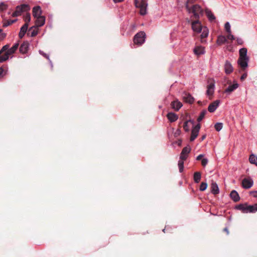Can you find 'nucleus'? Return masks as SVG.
Instances as JSON below:
<instances>
[{
  "mask_svg": "<svg viewBox=\"0 0 257 257\" xmlns=\"http://www.w3.org/2000/svg\"><path fill=\"white\" fill-rule=\"evenodd\" d=\"M205 13L210 21H212L215 20V16L210 10L206 9L205 10Z\"/></svg>",
  "mask_w": 257,
  "mask_h": 257,
  "instance_id": "nucleus-30",
  "label": "nucleus"
},
{
  "mask_svg": "<svg viewBox=\"0 0 257 257\" xmlns=\"http://www.w3.org/2000/svg\"><path fill=\"white\" fill-rule=\"evenodd\" d=\"M188 157V155L186 154H183L181 153L180 156V160H183V161H185Z\"/></svg>",
  "mask_w": 257,
  "mask_h": 257,
  "instance_id": "nucleus-43",
  "label": "nucleus"
},
{
  "mask_svg": "<svg viewBox=\"0 0 257 257\" xmlns=\"http://www.w3.org/2000/svg\"><path fill=\"white\" fill-rule=\"evenodd\" d=\"M8 8V6L5 3H1L0 4V11H4L6 10Z\"/></svg>",
  "mask_w": 257,
  "mask_h": 257,
  "instance_id": "nucleus-41",
  "label": "nucleus"
},
{
  "mask_svg": "<svg viewBox=\"0 0 257 257\" xmlns=\"http://www.w3.org/2000/svg\"><path fill=\"white\" fill-rule=\"evenodd\" d=\"M19 46V44L17 43L15 44L12 48H9V50L8 51H7L3 55V56L0 57V63L4 62L8 60L9 59V56L10 55L13 54L16 52V51L18 48Z\"/></svg>",
  "mask_w": 257,
  "mask_h": 257,
  "instance_id": "nucleus-3",
  "label": "nucleus"
},
{
  "mask_svg": "<svg viewBox=\"0 0 257 257\" xmlns=\"http://www.w3.org/2000/svg\"><path fill=\"white\" fill-rule=\"evenodd\" d=\"M233 67L231 63L228 61H226L224 64L225 72L227 74L231 73L233 71Z\"/></svg>",
  "mask_w": 257,
  "mask_h": 257,
  "instance_id": "nucleus-14",
  "label": "nucleus"
},
{
  "mask_svg": "<svg viewBox=\"0 0 257 257\" xmlns=\"http://www.w3.org/2000/svg\"><path fill=\"white\" fill-rule=\"evenodd\" d=\"M253 181L250 178H244L242 181V186L245 189H249L253 185Z\"/></svg>",
  "mask_w": 257,
  "mask_h": 257,
  "instance_id": "nucleus-9",
  "label": "nucleus"
},
{
  "mask_svg": "<svg viewBox=\"0 0 257 257\" xmlns=\"http://www.w3.org/2000/svg\"><path fill=\"white\" fill-rule=\"evenodd\" d=\"M201 174L199 172H196L194 174V180L195 183H199L201 179Z\"/></svg>",
  "mask_w": 257,
  "mask_h": 257,
  "instance_id": "nucleus-28",
  "label": "nucleus"
},
{
  "mask_svg": "<svg viewBox=\"0 0 257 257\" xmlns=\"http://www.w3.org/2000/svg\"><path fill=\"white\" fill-rule=\"evenodd\" d=\"M230 196L231 199L235 202L238 201L240 199L238 193L235 190H232L231 192Z\"/></svg>",
  "mask_w": 257,
  "mask_h": 257,
  "instance_id": "nucleus-22",
  "label": "nucleus"
},
{
  "mask_svg": "<svg viewBox=\"0 0 257 257\" xmlns=\"http://www.w3.org/2000/svg\"><path fill=\"white\" fill-rule=\"evenodd\" d=\"M171 107L174 110L178 111L182 106V104L178 100H174L171 102Z\"/></svg>",
  "mask_w": 257,
  "mask_h": 257,
  "instance_id": "nucleus-18",
  "label": "nucleus"
},
{
  "mask_svg": "<svg viewBox=\"0 0 257 257\" xmlns=\"http://www.w3.org/2000/svg\"><path fill=\"white\" fill-rule=\"evenodd\" d=\"M9 45H6L4 46H3L0 51V57L3 56V55H2V54L4 52H5L6 53L7 51H8L9 50Z\"/></svg>",
  "mask_w": 257,
  "mask_h": 257,
  "instance_id": "nucleus-34",
  "label": "nucleus"
},
{
  "mask_svg": "<svg viewBox=\"0 0 257 257\" xmlns=\"http://www.w3.org/2000/svg\"><path fill=\"white\" fill-rule=\"evenodd\" d=\"M208 83L209 84L207 86L206 94L208 96H211L214 93V82L213 80H210L208 81Z\"/></svg>",
  "mask_w": 257,
  "mask_h": 257,
  "instance_id": "nucleus-10",
  "label": "nucleus"
},
{
  "mask_svg": "<svg viewBox=\"0 0 257 257\" xmlns=\"http://www.w3.org/2000/svg\"><path fill=\"white\" fill-rule=\"evenodd\" d=\"M247 76V75L246 74H243L241 76V78H240V79L241 80H244Z\"/></svg>",
  "mask_w": 257,
  "mask_h": 257,
  "instance_id": "nucleus-54",
  "label": "nucleus"
},
{
  "mask_svg": "<svg viewBox=\"0 0 257 257\" xmlns=\"http://www.w3.org/2000/svg\"><path fill=\"white\" fill-rule=\"evenodd\" d=\"M225 29L228 33H231L230 26L228 22H226L225 24Z\"/></svg>",
  "mask_w": 257,
  "mask_h": 257,
  "instance_id": "nucleus-42",
  "label": "nucleus"
},
{
  "mask_svg": "<svg viewBox=\"0 0 257 257\" xmlns=\"http://www.w3.org/2000/svg\"><path fill=\"white\" fill-rule=\"evenodd\" d=\"M239 58H248L247 55V49L245 48H241L239 51Z\"/></svg>",
  "mask_w": 257,
  "mask_h": 257,
  "instance_id": "nucleus-27",
  "label": "nucleus"
},
{
  "mask_svg": "<svg viewBox=\"0 0 257 257\" xmlns=\"http://www.w3.org/2000/svg\"><path fill=\"white\" fill-rule=\"evenodd\" d=\"M236 41L238 45H242L243 43V41L241 38H236Z\"/></svg>",
  "mask_w": 257,
  "mask_h": 257,
  "instance_id": "nucleus-46",
  "label": "nucleus"
},
{
  "mask_svg": "<svg viewBox=\"0 0 257 257\" xmlns=\"http://www.w3.org/2000/svg\"><path fill=\"white\" fill-rule=\"evenodd\" d=\"M42 10L40 6L34 7L33 9V16L34 18L41 16Z\"/></svg>",
  "mask_w": 257,
  "mask_h": 257,
  "instance_id": "nucleus-17",
  "label": "nucleus"
},
{
  "mask_svg": "<svg viewBox=\"0 0 257 257\" xmlns=\"http://www.w3.org/2000/svg\"><path fill=\"white\" fill-rule=\"evenodd\" d=\"M146 34L144 32L141 31L135 35L134 38V42L139 46L142 45L145 41Z\"/></svg>",
  "mask_w": 257,
  "mask_h": 257,
  "instance_id": "nucleus-4",
  "label": "nucleus"
},
{
  "mask_svg": "<svg viewBox=\"0 0 257 257\" xmlns=\"http://www.w3.org/2000/svg\"><path fill=\"white\" fill-rule=\"evenodd\" d=\"M167 117L171 122L176 121L178 118V115L173 112L168 113Z\"/></svg>",
  "mask_w": 257,
  "mask_h": 257,
  "instance_id": "nucleus-21",
  "label": "nucleus"
},
{
  "mask_svg": "<svg viewBox=\"0 0 257 257\" xmlns=\"http://www.w3.org/2000/svg\"><path fill=\"white\" fill-rule=\"evenodd\" d=\"M191 0H187L185 4V7L187 11L189 13H193V17L195 19H199L200 15H202L203 10L201 7L198 5H194L192 7H190L189 6V2Z\"/></svg>",
  "mask_w": 257,
  "mask_h": 257,
  "instance_id": "nucleus-1",
  "label": "nucleus"
},
{
  "mask_svg": "<svg viewBox=\"0 0 257 257\" xmlns=\"http://www.w3.org/2000/svg\"><path fill=\"white\" fill-rule=\"evenodd\" d=\"M183 99L185 101L189 103H192L194 101V98L189 93H185L183 96Z\"/></svg>",
  "mask_w": 257,
  "mask_h": 257,
  "instance_id": "nucleus-23",
  "label": "nucleus"
},
{
  "mask_svg": "<svg viewBox=\"0 0 257 257\" xmlns=\"http://www.w3.org/2000/svg\"><path fill=\"white\" fill-rule=\"evenodd\" d=\"M36 20L35 21V26L37 27H41L43 26L45 22V18L44 16H40L36 17Z\"/></svg>",
  "mask_w": 257,
  "mask_h": 257,
  "instance_id": "nucleus-13",
  "label": "nucleus"
},
{
  "mask_svg": "<svg viewBox=\"0 0 257 257\" xmlns=\"http://www.w3.org/2000/svg\"><path fill=\"white\" fill-rule=\"evenodd\" d=\"M227 42V38L223 35H220L217 37L216 43L218 45H221Z\"/></svg>",
  "mask_w": 257,
  "mask_h": 257,
  "instance_id": "nucleus-26",
  "label": "nucleus"
},
{
  "mask_svg": "<svg viewBox=\"0 0 257 257\" xmlns=\"http://www.w3.org/2000/svg\"><path fill=\"white\" fill-rule=\"evenodd\" d=\"M246 213L249 212L253 213L257 211V203L254 204L253 205H246Z\"/></svg>",
  "mask_w": 257,
  "mask_h": 257,
  "instance_id": "nucleus-25",
  "label": "nucleus"
},
{
  "mask_svg": "<svg viewBox=\"0 0 257 257\" xmlns=\"http://www.w3.org/2000/svg\"><path fill=\"white\" fill-rule=\"evenodd\" d=\"M194 53L198 56L203 54L205 53L204 48L202 46H196L194 49Z\"/></svg>",
  "mask_w": 257,
  "mask_h": 257,
  "instance_id": "nucleus-19",
  "label": "nucleus"
},
{
  "mask_svg": "<svg viewBox=\"0 0 257 257\" xmlns=\"http://www.w3.org/2000/svg\"><path fill=\"white\" fill-rule=\"evenodd\" d=\"M223 231L225 232L227 235H228L229 233V231L227 227H225L223 229Z\"/></svg>",
  "mask_w": 257,
  "mask_h": 257,
  "instance_id": "nucleus-53",
  "label": "nucleus"
},
{
  "mask_svg": "<svg viewBox=\"0 0 257 257\" xmlns=\"http://www.w3.org/2000/svg\"><path fill=\"white\" fill-rule=\"evenodd\" d=\"M2 30L0 29V41L4 39V38L6 37V34L2 33Z\"/></svg>",
  "mask_w": 257,
  "mask_h": 257,
  "instance_id": "nucleus-47",
  "label": "nucleus"
},
{
  "mask_svg": "<svg viewBox=\"0 0 257 257\" xmlns=\"http://www.w3.org/2000/svg\"><path fill=\"white\" fill-rule=\"evenodd\" d=\"M206 138V135H203L201 138V140L203 141Z\"/></svg>",
  "mask_w": 257,
  "mask_h": 257,
  "instance_id": "nucleus-57",
  "label": "nucleus"
},
{
  "mask_svg": "<svg viewBox=\"0 0 257 257\" xmlns=\"http://www.w3.org/2000/svg\"><path fill=\"white\" fill-rule=\"evenodd\" d=\"M191 151V148L190 146H188L183 149L182 150L181 153L183 154H186L188 155Z\"/></svg>",
  "mask_w": 257,
  "mask_h": 257,
  "instance_id": "nucleus-32",
  "label": "nucleus"
},
{
  "mask_svg": "<svg viewBox=\"0 0 257 257\" xmlns=\"http://www.w3.org/2000/svg\"><path fill=\"white\" fill-rule=\"evenodd\" d=\"M226 38L231 40H235L234 37L232 35H231V33H228Z\"/></svg>",
  "mask_w": 257,
  "mask_h": 257,
  "instance_id": "nucleus-48",
  "label": "nucleus"
},
{
  "mask_svg": "<svg viewBox=\"0 0 257 257\" xmlns=\"http://www.w3.org/2000/svg\"><path fill=\"white\" fill-rule=\"evenodd\" d=\"M136 7L140 9V14L145 15L146 14L148 6L147 0H135Z\"/></svg>",
  "mask_w": 257,
  "mask_h": 257,
  "instance_id": "nucleus-2",
  "label": "nucleus"
},
{
  "mask_svg": "<svg viewBox=\"0 0 257 257\" xmlns=\"http://www.w3.org/2000/svg\"><path fill=\"white\" fill-rule=\"evenodd\" d=\"M211 191L213 194H218L219 193V188L217 184L212 182L211 184Z\"/></svg>",
  "mask_w": 257,
  "mask_h": 257,
  "instance_id": "nucleus-20",
  "label": "nucleus"
},
{
  "mask_svg": "<svg viewBox=\"0 0 257 257\" xmlns=\"http://www.w3.org/2000/svg\"><path fill=\"white\" fill-rule=\"evenodd\" d=\"M207 184L205 182H202L200 184L199 189L201 191H203L206 189Z\"/></svg>",
  "mask_w": 257,
  "mask_h": 257,
  "instance_id": "nucleus-40",
  "label": "nucleus"
},
{
  "mask_svg": "<svg viewBox=\"0 0 257 257\" xmlns=\"http://www.w3.org/2000/svg\"><path fill=\"white\" fill-rule=\"evenodd\" d=\"M207 111L206 110H203L200 114V115L199 116V117H198L197 118V121H200L202 120V119L204 117Z\"/></svg>",
  "mask_w": 257,
  "mask_h": 257,
  "instance_id": "nucleus-37",
  "label": "nucleus"
},
{
  "mask_svg": "<svg viewBox=\"0 0 257 257\" xmlns=\"http://www.w3.org/2000/svg\"><path fill=\"white\" fill-rule=\"evenodd\" d=\"M24 20L25 22V24H28L31 20V16L30 13H26V15L24 16Z\"/></svg>",
  "mask_w": 257,
  "mask_h": 257,
  "instance_id": "nucleus-33",
  "label": "nucleus"
},
{
  "mask_svg": "<svg viewBox=\"0 0 257 257\" xmlns=\"http://www.w3.org/2000/svg\"><path fill=\"white\" fill-rule=\"evenodd\" d=\"M38 27H37L35 26L31 27L28 30L27 35H30L31 37L36 36L38 34Z\"/></svg>",
  "mask_w": 257,
  "mask_h": 257,
  "instance_id": "nucleus-15",
  "label": "nucleus"
},
{
  "mask_svg": "<svg viewBox=\"0 0 257 257\" xmlns=\"http://www.w3.org/2000/svg\"><path fill=\"white\" fill-rule=\"evenodd\" d=\"M208 160L207 159H203L201 160V164L203 167H205L208 163Z\"/></svg>",
  "mask_w": 257,
  "mask_h": 257,
  "instance_id": "nucleus-45",
  "label": "nucleus"
},
{
  "mask_svg": "<svg viewBox=\"0 0 257 257\" xmlns=\"http://www.w3.org/2000/svg\"><path fill=\"white\" fill-rule=\"evenodd\" d=\"M188 121H186L184 122L183 124V128L186 132H188L189 131V126L188 125Z\"/></svg>",
  "mask_w": 257,
  "mask_h": 257,
  "instance_id": "nucleus-44",
  "label": "nucleus"
},
{
  "mask_svg": "<svg viewBox=\"0 0 257 257\" xmlns=\"http://www.w3.org/2000/svg\"><path fill=\"white\" fill-rule=\"evenodd\" d=\"M228 84H229V86L225 90L224 92L228 94L231 93L234 90L237 89L238 87V84L237 82H234L233 84H231V81H228Z\"/></svg>",
  "mask_w": 257,
  "mask_h": 257,
  "instance_id": "nucleus-8",
  "label": "nucleus"
},
{
  "mask_svg": "<svg viewBox=\"0 0 257 257\" xmlns=\"http://www.w3.org/2000/svg\"><path fill=\"white\" fill-rule=\"evenodd\" d=\"M29 44L28 42H23L20 46L19 51L22 54H25L27 52L29 48Z\"/></svg>",
  "mask_w": 257,
  "mask_h": 257,
  "instance_id": "nucleus-16",
  "label": "nucleus"
},
{
  "mask_svg": "<svg viewBox=\"0 0 257 257\" xmlns=\"http://www.w3.org/2000/svg\"><path fill=\"white\" fill-rule=\"evenodd\" d=\"M204 155H202V154H200L199 155V156H198L196 158V160H198V161H199V160H202V158L203 157Z\"/></svg>",
  "mask_w": 257,
  "mask_h": 257,
  "instance_id": "nucleus-51",
  "label": "nucleus"
},
{
  "mask_svg": "<svg viewBox=\"0 0 257 257\" xmlns=\"http://www.w3.org/2000/svg\"><path fill=\"white\" fill-rule=\"evenodd\" d=\"M25 35V34H24L23 33L20 32L19 34V37L20 39H22Z\"/></svg>",
  "mask_w": 257,
  "mask_h": 257,
  "instance_id": "nucleus-52",
  "label": "nucleus"
},
{
  "mask_svg": "<svg viewBox=\"0 0 257 257\" xmlns=\"http://www.w3.org/2000/svg\"><path fill=\"white\" fill-rule=\"evenodd\" d=\"M196 20L193 21L191 23L192 29L194 32L199 33L201 32L202 29V26L199 21V19H195Z\"/></svg>",
  "mask_w": 257,
  "mask_h": 257,
  "instance_id": "nucleus-6",
  "label": "nucleus"
},
{
  "mask_svg": "<svg viewBox=\"0 0 257 257\" xmlns=\"http://www.w3.org/2000/svg\"><path fill=\"white\" fill-rule=\"evenodd\" d=\"M247 204H239L236 206V208L242 210L243 213H246Z\"/></svg>",
  "mask_w": 257,
  "mask_h": 257,
  "instance_id": "nucleus-31",
  "label": "nucleus"
},
{
  "mask_svg": "<svg viewBox=\"0 0 257 257\" xmlns=\"http://www.w3.org/2000/svg\"><path fill=\"white\" fill-rule=\"evenodd\" d=\"M194 3V0H191L189 2V4H192V3Z\"/></svg>",
  "mask_w": 257,
  "mask_h": 257,
  "instance_id": "nucleus-59",
  "label": "nucleus"
},
{
  "mask_svg": "<svg viewBox=\"0 0 257 257\" xmlns=\"http://www.w3.org/2000/svg\"><path fill=\"white\" fill-rule=\"evenodd\" d=\"M249 162L251 164H254L257 166V156L253 154L250 155L249 158Z\"/></svg>",
  "mask_w": 257,
  "mask_h": 257,
  "instance_id": "nucleus-29",
  "label": "nucleus"
},
{
  "mask_svg": "<svg viewBox=\"0 0 257 257\" xmlns=\"http://www.w3.org/2000/svg\"><path fill=\"white\" fill-rule=\"evenodd\" d=\"M180 130H178L176 131V132L175 134H176V135H179V134H180Z\"/></svg>",
  "mask_w": 257,
  "mask_h": 257,
  "instance_id": "nucleus-58",
  "label": "nucleus"
},
{
  "mask_svg": "<svg viewBox=\"0 0 257 257\" xmlns=\"http://www.w3.org/2000/svg\"><path fill=\"white\" fill-rule=\"evenodd\" d=\"M3 72H4V69H3V68L1 67L0 68V75H2Z\"/></svg>",
  "mask_w": 257,
  "mask_h": 257,
  "instance_id": "nucleus-55",
  "label": "nucleus"
},
{
  "mask_svg": "<svg viewBox=\"0 0 257 257\" xmlns=\"http://www.w3.org/2000/svg\"><path fill=\"white\" fill-rule=\"evenodd\" d=\"M17 20H7L4 23V25H3V26L4 27H6L8 26H10L11 25H12V24L14 23L15 22H16Z\"/></svg>",
  "mask_w": 257,
  "mask_h": 257,
  "instance_id": "nucleus-36",
  "label": "nucleus"
},
{
  "mask_svg": "<svg viewBox=\"0 0 257 257\" xmlns=\"http://www.w3.org/2000/svg\"><path fill=\"white\" fill-rule=\"evenodd\" d=\"M250 194L255 198H257V191H251Z\"/></svg>",
  "mask_w": 257,
  "mask_h": 257,
  "instance_id": "nucleus-49",
  "label": "nucleus"
},
{
  "mask_svg": "<svg viewBox=\"0 0 257 257\" xmlns=\"http://www.w3.org/2000/svg\"><path fill=\"white\" fill-rule=\"evenodd\" d=\"M40 54H41L42 55H43L44 57H45L46 58H47V59H49V56H48L47 54H46V53H44V52H41V51L40 52Z\"/></svg>",
  "mask_w": 257,
  "mask_h": 257,
  "instance_id": "nucleus-50",
  "label": "nucleus"
},
{
  "mask_svg": "<svg viewBox=\"0 0 257 257\" xmlns=\"http://www.w3.org/2000/svg\"><path fill=\"white\" fill-rule=\"evenodd\" d=\"M123 0H113L114 2L116 3H120V2H122Z\"/></svg>",
  "mask_w": 257,
  "mask_h": 257,
  "instance_id": "nucleus-56",
  "label": "nucleus"
},
{
  "mask_svg": "<svg viewBox=\"0 0 257 257\" xmlns=\"http://www.w3.org/2000/svg\"><path fill=\"white\" fill-rule=\"evenodd\" d=\"M28 28V24H24L20 29L21 33H23L24 34H26Z\"/></svg>",
  "mask_w": 257,
  "mask_h": 257,
  "instance_id": "nucleus-39",
  "label": "nucleus"
},
{
  "mask_svg": "<svg viewBox=\"0 0 257 257\" xmlns=\"http://www.w3.org/2000/svg\"><path fill=\"white\" fill-rule=\"evenodd\" d=\"M222 126H223V124L220 122L216 123L214 125V127H215L216 131L217 132L220 131L222 129Z\"/></svg>",
  "mask_w": 257,
  "mask_h": 257,
  "instance_id": "nucleus-38",
  "label": "nucleus"
},
{
  "mask_svg": "<svg viewBox=\"0 0 257 257\" xmlns=\"http://www.w3.org/2000/svg\"><path fill=\"white\" fill-rule=\"evenodd\" d=\"M200 128V124H197L192 130L190 141H193L198 136L199 130Z\"/></svg>",
  "mask_w": 257,
  "mask_h": 257,
  "instance_id": "nucleus-7",
  "label": "nucleus"
},
{
  "mask_svg": "<svg viewBox=\"0 0 257 257\" xmlns=\"http://www.w3.org/2000/svg\"><path fill=\"white\" fill-rule=\"evenodd\" d=\"M30 7L28 5L23 4L16 7V11L13 13V17H17L21 14L23 12H27L29 11Z\"/></svg>",
  "mask_w": 257,
  "mask_h": 257,
  "instance_id": "nucleus-5",
  "label": "nucleus"
},
{
  "mask_svg": "<svg viewBox=\"0 0 257 257\" xmlns=\"http://www.w3.org/2000/svg\"><path fill=\"white\" fill-rule=\"evenodd\" d=\"M248 58H239L237 60V63L242 69H244L248 65Z\"/></svg>",
  "mask_w": 257,
  "mask_h": 257,
  "instance_id": "nucleus-11",
  "label": "nucleus"
},
{
  "mask_svg": "<svg viewBox=\"0 0 257 257\" xmlns=\"http://www.w3.org/2000/svg\"><path fill=\"white\" fill-rule=\"evenodd\" d=\"M220 103V101L216 100L209 104L208 107V110L210 112H213L217 108Z\"/></svg>",
  "mask_w": 257,
  "mask_h": 257,
  "instance_id": "nucleus-12",
  "label": "nucleus"
},
{
  "mask_svg": "<svg viewBox=\"0 0 257 257\" xmlns=\"http://www.w3.org/2000/svg\"><path fill=\"white\" fill-rule=\"evenodd\" d=\"M178 167L179 169L180 172H182L184 170V161L183 160H179L178 161Z\"/></svg>",
  "mask_w": 257,
  "mask_h": 257,
  "instance_id": "nucleus-35",
  "label": "nucleus"
},
{
  "mask_svg": "<svg viewBox=\"0 0 257 257\" xmlns=\"http://www.w3.org/2000/svg\"><path fill=\"white\" fill-rule=\"evenodd\" d=\"M202 34H201V41L202 43H203L205 41L204 39L206 38L208 35V30L206 27L203 28Z\"/></svg>",
  "mask_w": 257,
  "mask_h": 257,
  "instance_id": "nucleus-24",
  "label": "nucleus"
}]
</instances>
